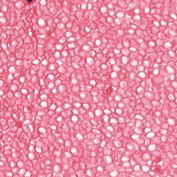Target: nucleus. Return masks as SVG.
Segmentation results:
<instances>
[{
    "label": "nucleus",
    "mask_w": 177,
    "mask_h": 177,
    "mask_svg": "<svg viewBox=\"0 0 177 177\" xmlns=\"http://www.w3.org/2000/svg\"><path fill=\"white\" fill-rule=\"evenodd\" d=\"M27 2H28V3H31L32 2V0H27Z\"/></svg>",
    "instance_id": "nucleus-1"
}]
</instances>
